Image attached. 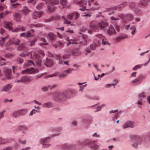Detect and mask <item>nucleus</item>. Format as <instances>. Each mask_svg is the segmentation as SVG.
<instances>
[{
  "label": "nucleus",
  "mask_w": 150,
  "mask_h": 150,
  "mask_svg": "<svg viewBox=\"0 0 150 150\" xmlns=\"http://www.w3.org/2000/svg\"><path fill=\"white\" fill-rule=\"evenodd\" d=\"M48 38L51 40H54L55 38V35L52 33H49L47 36Z\"/></svg>",
  "instance_id": "nucleus-32"
},
{
  "label": "nucleus",
  "mask_w": 150,
  "mask_h": 150,
  "mask_svg": "<svg viewBox=\"0 0 150 150\" xmlns=\"http://www.w3.org/2000/svg\"><path fill=\"white\" fill-rule=\"evenodd\" d=\"M20 116H22L25 115L27 112V110L26 109H22L18 110Z\"/></svg>",
  "instance_id": "nucleus-30"
},
{
  "label": "nucleus",
  "mask_w": 150,
  "mask_h": 150,
  "mask_svg": "<svg viewBox=\"0 0 150 150\" xmlns=\"http://www.w3.org/2000/svg\"><path fill=\"white\" fill-rule=\"evenodd\" d=\"M45 1L48 10L49 12H53L54 11L55 7L52 6L58 4L59 3V0H42Z\"/></svg>",
  "instance_id": "nucleus-4"
},
{
  "label": "nucleus",
  "mask_w": 150,
  "mask_h": 150,
  "mask_svg": "<svg viewBox=\"0 0 150 150\" xmlns=\"http://www.w3.org/2000/svg\"><path fill=\"white\" fill-rule=\"evenodd\" d=\"M53 45L55 48L57 47L61 48L64 46V44L61 42L59 41L57 42L56 45Z\"/></svg>",
  "instance_id": "nucleus-28"
},
{
  "label": "nucleus",
  "mask_w": 150,
  "mask_h": 150,
  "mask_svg": "<svg viewBox=\"0 0 150 150\" xmlns=\"http://www.w3.org/2000/svg\"><path fill=\"white\" fill-rule=\"evenodd\" d=\"M62 18L64 20V23L69 25L71 23V22L70 21H68V19L65 18L64 16H62Z\"/></svg>",
  "instance_id": "nucleus-44"
},
{
  "label": "nucleus",
  "mask_w": 150,
  "mask_h": 150,
  "mask_svg": "<svg viewBox=\"0 0 150 150\" xmlns=\"http://www.w3.org/2000/svg\"><path fill=\"white\" fill-rule=\"evenodd\" d=\"M38 69H35L33 68H29L24 70L21 71L22 74H34L38 72Z\"/></svg>",
  "instance_id": "nucleus-8"
},
{
  "label": "nucleus",
  "mask_w": 150,
  "mask_h": 150,
  "mask_svg": "<svg viewBox=\"0 0 150 150\" xmlns=\"http://www.w3.org/2000/svg\"><path fill=\"white\" fill-rule=\"evenodd\" d=\"M98 43H95L91 44L90 46V47L91 50H94L97 46H100L101 45V41L99 40H97Z\"/></svg>",
  "instance_id": "nucleus-17"
},
{
  "label": "nucleus",
  "mask_w": 150,
  "mask_h": 150,
  "mask_svg": "<svg viewBox=\"0 0 150 150\" xmlns=\"http://www.w3.org/2000/svg\"><path fill=\"white\" fill-rule=\"evenodd\" d=\"M135 5L136 4L135 3L132 2L130 4L129 6L131 8H132L135 7Z\"/></svg>",
  "instance_id": "nucleus-62"
},
{
  "label": "nucleus",
  "mask_w": 150,
  "mask_h": 150,
  "mask_svg": "<svg viewBox=\"0 0 150 150\" xmlns=\"http://www.w3.org/2000/svg\"><path fill=\"white\" fill-rule=\"evenodd\" d=\"M117 118V114H115L114 117H113L112 118V120L113 121V123H115L116 121V120Z\"/></svg>",
  "instance_id": "nucleus-60"
},
{
  "label": "nucleus",
  "mask_w": 150,
  "mask_h": 150,
  "mask_svg": "<svg viewBox=\"0 0 150 150\" xmlns=\"http://www.w3.org/2000/svg\"><path fill=\"white\" fill-rule=\"evenodd\" d=\"M70 91V90H67L61 93H55L52 98L55 101H60L63 98L67 97Z\"/></svg>",
  "instance_id": "nucleus-3"
},
{
  "label": "nucleus",
  "mask_w": 150,
  "mask_h": 150,
  "mask_svg": "<svg viewBox=\"0 0 150 150\" xmlns=\"http://www.w3.org/2000/svg\"><path fill=\"white\" fill-rule=\"evenodd\" d=\"M74 70V69L72 68H69L68 69L65 70V71H66L67 74H71L72 71Z\"/></svg>",
  "instance_id": "nucleus-47"
},
{
  "label": "nucleus",
  "mask_w": 150,
  "mask_h": 150,
  "mask_svg": "<svg viewBox=\"0 0 150 150\" xmlns=\"http://www.w3.org/2000/svg\"><path fill=\"white\" fill-rule=\"evenodd\" d=\"M120 17L119 16V17H115L114 16H112L111 17L110 19L112 20L117 21L120 19Z\"/></svg>",
  "instance_id": "nucleus-56"
},
{
  "label": "nucleus",
  "mask_w": 150,
  "mask_h": 150,
  "mask_svg": "<svg viewBox=\"0 0 150 150\" xmlns=\"http://www.w3.org/2000/svg\"><path fill=\"white\" fill-rule=\"evenodd\" d=\"M143 66V64L136 65L132 68V70L134 71L137 70L138 69L141 68Z\"/></svg>",
  "instance_id": "nucleus-42"
},
{
  "label": "nucleus",
  "mask_w": 150,
  "mask_h": 150,
  "mask_svg": "<svg viewBox=\"0 0 150 150\" xmlns=\"http://www.w3.org/2000/svg\"><path fill=\"white\" fill-rule=\"evenodd\" d=\"M12 116L14 117H17L20 116L18 110L15 111L12 114Z\"/></svg>",
  "instance_id": "nucleus-35"
},
{
  "label": "nucleus",
  "mask_w": 150,
  "mask_h": 150,
  "mask_svg": "<svg viewBox=\"0 0 150 150\" xmlns=\"http://www.w3.org/2000/svg\"><path fill=\"white\" fill-rule=\"evenodd\" d=\"M92 136L93 138H98L100 137V135L97 133H94L92 135Z\"/></svg>",
  "instance_id": "nucleus-53"
},
{
  "label": "nucleus",
  "mask_w": 150,
  "mask_h": 150,
  "mask_svg": "<svg viewBox=\"0 0 150 150\" xmlns=\"http://www.w3.org/2000/svg\"><path fill=\"white\" fill-rule=\"evenodd\" d=\"M54 105L53 103L50 102H48L43 103L42 106L44 108H49L53 107Z\"/></svg>",
  "instance_id": "nucleus-23"
},
{
  "label": "nucleus",
  "mask_w": 150,
  "mask_h": 150,
  "mask_svg": "<svg viewBox=\"0 0 150 150\" xmlns=\"http://www.w3.org/2000/svg\"><path fill=\"white\" fill-rule=\"evenodd\" d=\"M20 56L22 57H25L26 56H29L31 59H35V63L38 67H40L41 62L39 58V56L34 51H32L29 52L27 54H25L23 53L20 54Z\"/></svg>",
  "instance_id": "nucleus-1"
},
{
  "label": "nucleus",
  "mask_w": 150,
  "mask_h": 150,
  "mask_svg": "<svg viewBox=\"0 0 150 150\" xmlns=\"http://www.w3.org/2000/svg\"><path fill=\"white\" fill-rule=\"evenodd\" d=\"M127 5V3L126 2H125L122 3V4H120L119 6V7L120 8H123L124 6H126Z\"/></svg>",
  "instance_id": "nucleus-59"
},
{
  "label": "nucleus",
  "mask_w": 150,
  "mask_h": 150,
  "mask_svg": "<svg viewBox=\"0 0 150 150\" xmlns=\"http://www.w3.org/2000/svg\"><path fill=\"white\" fill-rule=\"evenodd\" d=\"M11 23L9 22H5L4 24V27L7 29H8L9 30H11Z\"/></svg>",
  "instance_id": "nucleus-33"
},
{
  "label": "nucleus",
  "mask_w": 150,
  "mask_h": 150,
  "mask_svg": "<svg viewBox=\"0 0 150 150\" xmlns=\"http://www.w3.org/2000/svg\"><path fill=\"white\" fill-rule=\"evenodd\" d=\"M35 32V30L33 29H30L27 32L26 37L28 38V37H31L33 36L34 35L33 33Z\"/></svg>",
  "instance_id": "nucleus-26"
},
{
  "label": "nucleus",
  "mask_w": 150,
  "mask_h": 150,
  "mask_svg": "<svg viewBox=\"0 0 150 150\" xmlns=\"http://www.w3.org/2000/svg\"><path fill=\"white\" fill-rule=\"evenodd\" d=\"M44 4L43 3H41L36 6V8L38 10H40L43 7Z\"/></svg>",
  "instance_id": "nucleus-49"
},
{
  "label": "nucleus",
  "mask_w": 150,
  "mask_h": 150,
  "mask_svg": "<svg viewBox=\"0 0 150 150\" xmlns=\"http://www.w3.org/2000/svg\"><path fill=\"white\" fill-rule=\"evenodd\" d=\"M37 40L35 39L33 40H31L30 42V46H31L33 45H34L35 44V42Z\"/></svg>",
  "instance_id": "nucleus-63"
},
{
  "label": "nucleus",
  "mask_w": 150,
  "mask_h": 150,
  "mask_svg": "<svg viewBox=\"0 0 150 150\" xmlns=\"http://www.w3.org/2000/svg\"><path fill=\"white\" fill-rule=\"evenodd\" d=\"M47 76L48 77H53L54 76H57V72H55V73L53 74L48 75Z\"/></svg>",
  "instance_id": "nucleus-54"
},
{
  "label": "nucleus",
  "mask_w": 150,
  "mask_h": 150,
  "mask_svg": "<svg viewBox=\"0 0 150 150\" xmlns=\"http://www.w3.org/2000/svg\"><path fill=\"white\" fill-rule=\"evenodd\" d=\"M45 65L47 67H52L53 64L52 60L51 59H46V61L45 63Z\"/></svg>",
  "instance_id": "nucleus-22"
},
{
  "label": "nucleus",
  "mask_w": 150,
  "mask_h": 150,
  "mask_svg": "<svg viewBox=\"0 0 150 150\" xmlns=\"http://www.w3.org/2000/svg\"><path fill=\"white\" fill-rule=\"evenodd\" d=\"M30 28L34 27H40V25L39 24H31L28 25Z\"/></svg>",
  "instance_id": "nucleus-37"
},
{
  "label": "nucleus",
  "mask_w": 150,
  "mask_h": 150,
  "mask_svg": "<svg viewBox=\"0 0 150 150\" xmlns=\"http://www.w3.org/2000/svg\"><path fill=\"white\" fill-rule=\"evenodd\" d=\"M75 3L78 4L79 6H82V8H80L79 10L82 11H84L86 8V6L88 4V2L85 0H74Z\"/></svg>",
  "instance_id": "nucleus-7"
},
{
  "label": "nucleus",
  "mask_w": 150,
  "mask_h": 150,
  "mask_svg": "<svg viewBox=\"0 0 150 150\" xmlns=\"http://www.w3.org/2000/svg\"><path fill=\"white\" fill-rule=\"evenodd\" d=\"M12 148L11 147L8 146V147H6L4 148L2 150H11Z\"/></svg>",
  "instance_id": "nucleus-64"
},
{
  "label": "nucleus",
  "mask_w": 150,
  "mask_h": 150,
  "mask_svg": "<svg viewBox=\"0 0 150 150\" xmlns=\"http://www.w3.org/2000/svg\"><path fill=\"white\" fill-rule=\"evenodd\" d=\"M10 142V139H4L1 137H0V144Z\"/></svg>",
  "instance_id": "nucleus-27"
},
{
  "label": "nucleus",
  "mask_w": 150,
  "mask_h": 150,
  "mask_svg": "<svg viewBox=\"0 0 150 150\" xmlns=\"http://www.w3.org/2000/svg\"><path fill=\"white\" fill-rule=\"evenodd\" d=\"M13 16L15 18H19L22 17V14L20 13H15L13 14Z\"/></svg>",
  "instance_id": "nucleus-38"
},
{
  "label": "nucleus",
  "mask_w": 150,
  "mask_h": 150,
  "mask_svg": "<svg viewBox=\"0 0 150 150\" xmlns=\"http://www.w3.org/2000/svg\"><path fill=\"white\" fill-rule=\"evenodd\" d=\"M128 36L127 34H122L116 37L115 40L117 42H119L123 39L128 38Z\"/></svg>",
  "instance_id": "nucleus-16"
},
{
  "label": "nucleus",
  "mask_w": 150,
  "mask_h": 150,
  "mask_svg": "<svg viewBox=\"0 0 150 150\" xmlns=\"http://www.w3.org/2000/svg\"><path fill=\"white\" fill-rule=\"evenodd\" d=\"M90 28L91 30H95L99 29L98 23H96L94 21H92L90 24Z\"/></svg>",
  "instance_id": "nucleus-12"
},
{
  "label": "nucleus",
  "mask_w": 150,
  "mask_h": 150,
  "mask_svg": "<svg viewBox=\"0 0 150 150\" xmlns=\"http://www.w3.org/2000/svg\"><path fill=\"white\" fill-rule=\"evenodd\" d=\"M43 14V13L41 11H35L32 14V18L34 19H37L41 17Z\"/></svg>",
  "instance_id": "nucleus-11"
},
{
  "label": "nucleus",
  "mask_w": 150,
  "mask_h": 150,
  "mask_svg": "<svg viewBox=\"0 0 150 150\" xmlns=\"http://www.w3.org/2000/svg\"><path fill=\"white\" fill-rule=\"evenodd\" d=\"M67 3V1L66 0H60V3L64 6H66Z\"/></svg>",
  "instance_id": "nucleus-51"
},
{
  "label": "nucleus",
  "mask_w": 150,
  "mask_h": 150,
  "mask_svg": "<svg viewBox=\"0 0 150 150\" xmlns=\"http://www.w3.org/2000/svg\"><path fill=\"white\" fill-rule=\"evenodd\" d=\"M102 44L103 45H110V44L108 42V41L106 39H102Z\"/></svg>",
  "instance_id": "nucleus-43"
},
{
  "label": "nucleus",
  "mask_w": 150,
  "mask_h": 150,
  "mask_svg": "<svg viewBox=\"0 0 150 150\" xmlns=\"http://www.w3.org/2000/svg\"><path fill=\"white\" fill-rule=\"evenodd\" d=\"M96 142L95 141H90L88 139H86L83 143L85 145H88L93 149H97L99 148V146L98 145L95 144Z\"/></svg>",
  "instance_id": "nucleus-6"
},
{
  "label": "nucleus",
  "mask_w": 150,
  "mask_h": 150,
  "mask_svg": "<svg viewBox=\"0 0 150 150\" xmlns=\"http://www.w3.org/2000/svg\"><path fill=\"white\" fill-rule=\"evenodd\" d=\"M21 82L26 84L28 83L31 81L29 78L27 76L22 77L21 79Z\"/></svg>",
  "instance_id": "nucleus-19"
},
{
  "label": "nucleus",
  "mask_w": 150,
  "mask_h": 150,
  "mask_svg": "<svg viewBox=\"0 0 150 150\" xmlns=\"http://www.w3.org/2000/svg\"><path fill=\"white\" fill-rule=\"evenodd\" d=\"M86 86L87 84H85L83 85L80 86L79 91H82Z\"/></svg>",
  "instance_id": "nucleus-57"
},
{
  "label": "nucleus",
  "mask_w": 150,
  "mask_h": 150,
  "mask_svg": "<svg viewBox=\"0 0 150 150\" xmlns=\"http://www.w3.org/2000/svg\"><path fill=\"white\" fill-rule=\"evenodd\" d=\"M108 33L109 35H111L115 34L116 33V32L112 26L110 25L108 30Z\"/></svg>",
  "instance_id": "nucleus-21"
},
{
  "label": "nucleus",
  "mask_w": 150,
  "mask_h": 150,
  "mask_svg": "<svg viewBox=\"0 0 150 150\" xmlns=\"http://www.w3.org/2000/svg\"><path fill=\"white\" fill-rule=\"evenodd\" d=\"M20 40L19 39H16L15 40H12L11 41V44H14L16 45H18L20 43Z\"/></svg>",
  "instance_id": "nucleus-36"
},
{
  "label": "nucleus",
  "mask_w": 150,
  "mask_h": 150,
  "mask_svg": "<svg viewBox=\"0 0 150 150\" xmlns=\"http://www.w3.org/2000/svg\"><path fill=\"white\" fill-rule=\"evenodd\" d=\"M11 70L9 69H7L5 72V75L6 77L8 79L11 78Z\"/></svg>",
  "instance_id": "nucleus-31"
},
{
  "label": "nucleus",
  "mask_w": 150,
  "mask_h": 150,
  "mask_svg": "<svg viewBox=\"0 0 150 150\" xmlns=\"http://www.w3.org/2000/svg\"><path fill=\"white\" fill-rule=\"evenodd\" d=\"M117 8V7L110 8L109 10V14H111L114 13Z\"/></svg>",
  "instance_id": "nucleus-39"
},
{
  "label": "nucleus",
  "mask_w": 150,
  "mask_h": 150,
  "mask_svg": "<svg viewBox=\"0 0 150 150\" xmlns=\"http://www.w3.org/2000/svg\"><path fill=\"white\" fill-rule=\"evenodd\" d=\"M12 86V85L11 84H8L2 88L1 91L8 92L11 88Z\"/></svg>",
  "instance_id": "nucleus-18"
},
{
  "label": "nucleus",
  "mask_w": 150,
  "mask_h": 150,
  "mask_svg": "<svg viewBox=\"0 0 150 150\" xmlns=\"http://www.w3.org/2000/svg\"><path fill=\"white\" fill-rule=\"evenodd\" d=\"M14 56V55L11 54H8L6 56V57L8 58H11Z\"/></svg>",
  "instance_id": "nucleus-61"
},
{
  "label": "nucleus",
  "mask_w": 150,
  "mask_h": 150,
  "mask_svg": "<svg viewBox=\"0 0 150 150\" xmlns=\"http://www.w3.org/2000/svg\"><path fill=\"white\" fill-rule=\"evenodd\" d=\"M71 53L72 55L75 56H79L81 54V51L78 48L72 50L71 52Z\"/></svg>",
  "instance_id": "nucleus-13"
},
{
  "label": "nucleus",
  "mask_w": 150,
  "mask_h": 150,
  "mask_svg": "<svg viewBox=\"0 0 150 150\" xmlns=\"http://www.w3.org/2000/svg\"><path fill=\"white\" fill-rule=\"evenodd\" d=\"M79 16V14L77 12L69 13L68 15V18L69 19L76 20Z\"/></svg>",
  "instance_id": "nucleus-10"
},
{
  "label": "nucleus",
  "mask_w": 150,
  "mask_h": 150,
  "mask_svg": "<svg viewBox=\"0 0 150 150\" xmlns=\"http://www.w3.org/2000/svg\"><path fill=\"white\" fill-rule=\"evenodd\" d=\"M8 36H6L4 38H2L0 40V44L1 46H3L6 40L7 39Z\"/></svg>",
  "instance_id": "nucleus-34"
},
{
  "label": "nucleus",
  "mask_w": 150,
  "mask_h": 150,
  "mask_svg": "<svg viewBox=\"0 0 150 150\" xmlns=\"http://www.w3.org/2000/svg\"><path fill=\"white\" fill-rule=\"evenodd\" d=\"M26 64L28 66H32V65L35 66V64L34 63V62H32L30 60L27 61V63H26Z\"/></svg>",
  "instance_id": "nucleus-45"
},
{
  "label": "nucleus",
  "mask_w": 150,
  "mask_h": 150,
  "mask_svg": "<svg viewBox=\"0 0 150 150\" xmlns=\"http://www.w3.org/2000/svg\"><path fill=\"white\" fill-rule=\"evenodd\" d=\"M119 17H120L123 20L124 17H125V18L128 20H132L134 17L131 14H127L125 16L122 14H121L119 15Z\"/></svg>",
  "instance_id": "nucleus-14"
},
{
  "label": "nucleus",
  "mask_w": 150,
  "mask_h": 150,
  "mask_svg": "<svg viewBox=\"0 0 150 150\" xmlns=\"http://www.w3.org/2000/svg\"><path fill=\"white\" fill-rule=\"evenodd\" d=\"M91 16V13H83V14L82 15L83 17H90Z\"/></svg>",
  "instance_id": "nucleus-52"
},
{
  "label": "nucleus",
  "mask_w": 150,
  "mask_h": 150,
  "mask_svg": "<svg viewBox=\"0 0 150 150\" xmlns=\"http://www.w3.org/2000/svg\"><path fill=\"white\" fill-rule=\"evenodd\" d=\"M99 28L103 29L107 27L108 25V23L106 21H101L98 23Z\"/></svg>",
  "instance_id": "nucleus-15"
},
{
  "label": "nucleus",
  "mask_w": 150,
  "mask_h": 150,
  "mask_svg": "<svg viewBox=\"0 0 150 150\" xmlns=\"http://www.w3.org/2000/svg\"><path fill=\"white\" fill-rule=\"evenodd\" d=\"M18 129L20 130H27V128L26 126L25 125H20L18 127Z\"/></svg>",
  "instance_id": "nucleus-41"
},
{
  "label": "nucleus",
  "mask_w": 150,
  "mask_h": 150,
  "mask_svg": "<svg viewBox=\"0 0 150 150\" xmlns=\"http://www.w3.org/2000/svg\"><path fill=\"white\" fill-rule=\"evenodd\" d=\"M30 11V10L26 6H24L22 10V12L23 14L25 15H27Z\"/></svg>",
  "instance_id": "nucleus-25"
},
{
  "label": "nucleus",
  "mask_w": 150,
  "mask_h": 150,
  "mask_svg": "<svg viewBox=\"0 0 150 150\" xmlns=\"http://www.w3.org/2000/svg\"><path fill=\"white\" fill-rule=\"evenodd\" d=\"M68 42L67 44V46H68L70 44H77L80 42L79 41L76 39H72L68 40Z\"/></svg>",
  "instance_id": "nucleus-20"
},
{
  "label": "nucleus",
  "mask_w": 150,
  "mask_h": 150,
  "mask_svg": "<svg viewBox=\"0 0 150 150\" xmlns=\"http://www.w3.org/2000/svg\"><path fill=\"white\" fill-rule=\"evenodd\" d=\"M18 142L19 144H25L26 143V141L25 140H22L21 139H18Z\"/></svg>",
  "instance_id": "nucleus-46"
},
{
  "label": "nucleus",
  "mask_w": 150,
  "mask_h": 150,
  "mask_svg": "<svg viewBox=\"0 0 150 150\" xmlns=\"http://www.w3.org/2000/svg\"><path fill=\"white\" fill-rule=\"evenodd\" d=\"M134 126V123L133 122L128 121L124 123L122 126L123 128H126L128 127L133 128Z\"/></svg>",
  "instance_id": "nucleus-9"
},
{
  "label": "nucleus",
  "mask_w": 150,
  "mask_h": 150,
  "mask_svg": "<svg viewBox=\"0 0 150 150\" xmlns=\"http://www.w3.org/2000/svg\"><path fill=\"white\" fill-rule=\"evenodd\" d=\"M146 95L145 93L143 92H141L137 95L138 99L137 100V103L138 107L140 108H142V105L143 104L142 98L146 97Z\"/></svg>",
  "instance_id": "nucleus-5"
},
{
  "label": "nucleus",
  "mask_w": 150,
  "mask_h": 150,
  "mask_svg": "<svg viewBox=\"0 0 150 150\" xmlns=\"http://www.w3.org/2000/svg\"><path fill=\"white\" fill-rule=\"evenodd\" d=\"M114 82L115 83L113 84H112V86H114V88H115V86L119 82V80L117 79H115L114 80Z\"/></svg>",
  "instance_id": "nucleus-55"
},
{
  "label": "nucleus",
  "mask_w": 150,
  "mask_h": 150,
  "mask_svg": "<svg viewBox=\"0 0 150 150\" xmlns=\"http://www.w3.org/2000/svg\"><path fill=\"white\" fill-rule=\"evenodd\" d=\"M57 77L60 78H63L67 76V74L65 70L61 72H57Z\"/></svg>",
  "instance_id": "nucleus-24"
},
{
  "label": "nucleus",
  "mask_w": 150,
  "mask_h": 150,
  "mask_svg": "<svg viewBox=\"0 0 150 150\" xmlns=\"http://www.w3.org/2000/svg\"><path fill=\"white\" fill-rule=\"evenodd\" d=\"M54 17H51L49 18H46L45 19V21L46 22H49L51 21L54 20Z\"/></svg>",
  "instance_id": "nucleus-50"
},
{
  "label": "nucleus",
  "mask_w": 150,
  "mask_h": 150,
  "mask_svg": "<svg viewBox=\"0 0 150 150\" xmlns=\"http://www.w3.org/2000/svg\"><path fill=\"white\" fill-rule=\"evenodd\" d=\"M56 136V134H52L49 136L42 138L39 140V143L42 144L43 148H48L51 146V144L49 143L50 142L51 138Z\"/></svg>",
  "instance_id": "nucleus-2"
},
{
  "label": "nucleus",
  "mask_w": 150,
  "mask_h": 150,
  "mask_svg": "<svg viewBox=\"0 0 150 150\" xmlns=\"http://www.w3.org/2000/svg\"><path fill=\"white\" fill-rule=\"evenodd\" d=\"M130 30H131L130 33L132 36L134 35L136 32V28L135 26H132L130 28Z\"/></svg>",
  "instance_id": "nucleus-29"
},
{
  "label": "nucleus",
  "mask_w": 150,
  "mask_h": 150,
  "mask_svg": "<svg viewBox=\"0 0 150 150\" xmlns=\"http://www.w3.org/2000/svg\"><path fill=\"white\" fill-rule=\"evenodd\" d=\"M55 58L56 59L59 60V63L60 64H63V62L61 61V57L59 55L56 54L55 55Z\"/></svg>",
  "instance_id": "nucleus-40"
},
{
  "label": "nucleus",
  "mask_w": 150,
  "mask_h": 150,
  "mask_svg": "<svg viewBox=\"0 0 150 150\" xmlns=\"http://www.w3.org/2000/svg\"><path fill=\"white\" fill-rule=\"evenodd\" d=\"M36 110L35 109H33L30 112V113L29 114V116L32 115L33 114L36 113Z\"/></svg>",
  "instance_id": "nucleus-58"
},
{
  "label": "nucleus",
  "mask_w": 150,
  "mask_h": 150,
  "mask_svg": "<svg viewBox=\"0 0 150 150\" xmlns=\"http://www.w3.org/2000/svg\"><path fill=\"white\" fill-rule=\"evenodd\" d=\"M25 47V45L23 44H21V45L18 47V50H22Z\"/></svg>",
  "instance_id": "nucleus-48"
}]
</instances>
